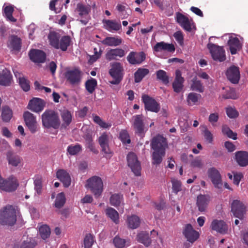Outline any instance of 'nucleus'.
Returning a JSON list of instances; mask_svg holds the SVG:
<instances>
[{
	"mask_svg": "<svg viewBox=\"0 0 248 248\" xmlns=\"http://www.w3.org/2000/svg\"><path fill=\"white\" fill-rule=\"evenodd\" d=\"M13 116L12 109L7 106H5L2 108L1 117L3 121L8 122Z\"/></svg>",
	"mask_w": 248,
	"mask_h": 248,
	"instance_id": "nucleus-46",
	"label": "nucleus"
},
{
	"mask_svg": "<svg viewBox=\"0 0 248 248\" xmlns=\"http://www.w3.org/2000/svg\"><path fill=\"white\" fill-rule=\"evenodd\" d=\"M192 83L190 86L191 89L192 91H197L199 93H202L204 91V87L201 81L197 79V78L195 77L191 80Z\"/></svg>",
	"mask_w": 248,
	"mask_h": 248,
	"instance_id": "nucleus-44",
	"label": "nucleus"
},
{
	"mask_svg": "<svg viewBox=\"0 0 248 248\" xmlns=\"http://www.w3.org/2000/svg\"><path fill=\"white\" fill-rule=\"evenodd\" d=\"M49 45L56 49L66 51L72 43L71 38L69 35H63L58 32L50 31L47 36Z\"/></svg>",
	"mask_w": 248,
	"mask_h": 248,
	"instance_id": "nucleus-1",
	"label": "nucleus"
},
{
	"mask_svg": "<svg viewBox=\"0 0 248 248\" xmlns=\"http://www.w3.org/2000/svg\"><path fill=\"white\" fill-rule=\"evenodd\" d=\"M18 186L17 179L14 176H10L7 180L4 179L0 182V189L6 192L15 191Z\"/></svg>",
	"mask_w": 248,
	"mask_h": 248,
	"instance_id": "nucleus-14",
	"label": "nucleus"
},
{
	"mask_svg": "<svg viewBox=\"0 0 248 248\" xmlns=\"http://www.w3.org/2000/svg\"><path fill=\"white\" fill-rule=\"evenodd\" d=\"M86 186L90 189L95 198H99L103 191V183L101 178L94 176L87 180Z\"/></svg>",
	"mask_w": 248,
	"mask_h": 248,
	"instance_id": "nucleus-4",
	"label": "nucleus"
},
{
	"mask_svg": "<svg viewBox=\"0 0 248 248\" xmlns=\"http://www.w3.org/2000/svg\"><path fill=\"white\" fill-rule=\"evenodd\" d=\"M39 233L41 237L43 240H46L50 236V229L46 225H42L39 229Z\"/></svg>",
	"mask_w": 248,
	"mask_h": 248,
	"instance_id": "nucleus-50",
	"label": "nucleus"
},
{
	"mask_svg": "<svg viewBox=\"0 0 248 248\" xmlns=\"http://www.w3.org/2000/svg\"><path fill=\"white\" fill-rule=\"evenodd\" d=\"M227 44L229 47L230 52L232 55L236 54L237 51L240 50L242 48V44L239 39L236 37L230 36L228 41Z\"/></svg>",
	"mask_w": 248,
	"mask_h": 248,
	"instance_id": "nucleus-26",
	"label": "nucleus"
},
{
	"mask_svg": "<svg viewBox=\"0 0 248 248\" xmlns=\"http://www.w3.org/2000/svg\"><path fill=\"white\" fill-rule=\"evenodd\" d=\"M81 71L78 68L69 70L65 73L67 81L71 85L78 84L81 81Z\"/></svg>",
	"mask_w": 248,
	"mask_h": 248,
	"instance_id": "nucleus-12",
	"label": "nucleus"
},
{
	"mask_svg": "<svg viewBox=\"0 0 248 248\" xmlns=\"http://www.w3.org/2000/svg\"><path fill=\"white\" fill-rule=\"evenodd\" d=\"M231 211L235 217L243 219L246 213V207L242 202L235 200L232 203Z\"/></svg>",
	"mask_w": 248,
	"mask_h": 248,
	"instance_id": "nucleus-16",
	"label": "nucleus"
},
{
	"mask_svg": "<svg viewBox=\"0 0 248 248\" xmlns=\"http://www.w3.org/2000/svg\"><path fill=\"white\" fill-rule=\"evenodd\" d=\"M151 147L154 151L165 152L168 147L167 139L163 136L158 135L152 139Z\"/></svg>",
	"mask_w": 248,
	"mask_h": 248,
	"instance_id": "nucleus-9",
	"label": "nucleus"
},
{
	"mask_svg": "<svg viewBox=\"0 0 248 248\" xmlns=\"http://www.w3.org/2000/svg\"><path fill=\"white\" fill-rule=\"evenodd\" d=\"M132 126L135 134L140 138H143L148 130V126L144 123V117L142 115H136L133 116Z\"/></svg>",
	"mask_w": 248,
	"mask_h": 248,
	"instance_id": "nucleus-5",
	"label": "nucleus"
},
{
	"mask_svg": "<svg viewBox=\"0 0 248 248\" xmlns=\"http://www.w3.org/2000/svg\"><path fill=\"white\" fill-rule=\"evenodd\" d=\"M102 23L103 28L109 32H117L122 29V25L120 21L103 19Z\"/></svg>",
	"mask_w": 248,
	"mask_h": 248,
	"instance_id": "nucleus-22",
	"label": "nucleus"
},
{
	"mask_svg": "<svg viewBox=\"0 0 248 248\" xmlns=\"http://www.w3.org/2000/svg\"><path fill=\"white\" fill-rule=\"evenodd\" d=\"M119 139L124 143L129 144L131 142L129 134L126 130H122L120 131Z\"/></svg>",
	"mask_w": 248,
	"mask_h": 248,
	"instance_id": "nucleus-60",
	"label": "nucleus"
},
{
	"mask_svg": "<svg viewBox=\"0 0 248 248\" xmlns=\"http://www.w3.org/2000/svg\"><path fill=\"white\" fill-rule=\"evenodd\" d=\"M93 115V119L94 123L98 124L101 127L103 128H108L111 127V124L107 123L103 121L101 118L97 115Z\"/></svg>",
	"mask_w": 248,
	"mask_h": 248,
	"instance_id": "nucleus-59",
	"label": "nucleus"
},
{
	"mask_svg": "<svg viewBox=\"0 0 248 248\" xmlns=\"http://www.w3.org/2000/svg\"><path fill=\"white\" fill-rule=\"evenodd\" d=\"M226 111L227 116L231 119L236 118L239 115V113L236 109L231 107L226 108Z\"/></svg>",
	"mask_w": 248,
	"mask_h": 248,
	"instance_id": "nucleus-61",
	"label": "nucleus"
},
{
	"mask_svg": "<svg viewBox=\"0 0 248 248\" xmlns=\"http://www.w3.org/2000/svg\"><path fill=\"white\" fill-rule=\"evenodd\" d=\"M183 234L189 242L193 243L199 237V233L194 230L190 224L185 226L183 231Z\"/></svg>",
	"mask_w": 248,
	"mask_h": 248,
	"instance_id": "nucleus-24",
	"label": "nucleus"
},
{
	"mask_svg": "<svg viewBox=\"0 0 248 248\" xmlns=\"http://www.w3.org/2000/svg\"><path fill=\"white\" fill-rule=\"evenodd\" d=\"M14 73L22 89L24 92H28L30 90V81L21 73L17 71H14Z\"/></svg>",
	"mask_w": 248,
	"mask_h": 248,
	"instance_id": "nucleus-29",
	"label": "nucleus"
},
{
	"mask_svg": "<svg viewBox=\"0 0 248 248\" xmlns=\"http://www.w3.org/2000/svg\"><path fill=\"white\" fill-rule=\"evenodd\" d=\"M149 73V70L146 68H139L134 74L135 82H140L142 79Z\"/></svg>",
	"mask_w": 248,
	"mask_h": 248,
	"instance_id": "nucleus-41",
	"label": "nucleus"
},
{
	"mask_svg": "<svg viewBox=\"0 0 248 248\" xmlns=\"http://www.w3.org/2000/svg\"><path fill=\"white\" fill-rule=\"evenodd\" d=\"M201 97V95L200 94L195 93H190L188 94L186 98L188 104L190 106L195 105Z\"/></svg>",
	"mask_w": 248,
	"mask_h": 248,
	"instance_id": "nucleus-53",
	"label": "nucleus"
},
{
	"mask_svg": "<svg viewBox=\"0 0 248 248\" xmlns=\"http://www.w3.org/2000/svg\"><path fill=\"white\" fill-rule=\"evenodd\" d=\"M16 221V211L10 205L6 206L0 213V224L2 225L13 226Z\"/></svg>",
	"mask_w": 248,
	"mask_h": 248,
	"instance_id": "nucleus-3",
	"label": "nucleus"
},
{
	"mask_svg": "<svg viewBox=\"0 0 248 248\" xmlns=\"http://www.w3.org/2000/svg\"><path fill=\"white\" fill-rule=\"evenodd\" d=\"M176 20L177 22L186 31L190 32L192 31V26L194 24L192 20L180 13L176 14Z\"/></svg>",
	"mask_w": 248,
	"mask_h": 248,
	"instance_id": "nucleus-18",
	"label": "nucleus"
},
{
	"mask_svg": "<svg viewBox=\"0 0 248 248\" xmlns=\"http://www.w3.org/2000/svg\"><path fill=\"white\" fill-rule=\"evenodd\" d=\"M235 158L238 164L241 166L248 165V153L245 151H238L235 153Z\"/></svg>",
	"mask_w": 248,
	"mask_h": 248,
	"instance_id": "nucleus-36",
	"label": "nucleus"
},
{
	"mask_svg": "<svg viewBox=\"0 0 248 248\" xmlns=\"http://www.w3.org/2000/svg\"><path fill=\"white\" fill-rule=\"evenodd\" d=\"M65 203V197L64 193L63 192L59 193L55 201V207L60 209L64 205Z\"/></svg>",
	"mask_w": 248,
	"mask_h": 248,
	"instance_id": "nucleus-54",
	"label": "nucleus"
},
{
	"mask_svg": "<svg viewBox=\"0 0 248 248\" xmlns=\"http://www.w3.org/2000/svg\"><path fill=\"white\" fill-rule=\"evenodd\" d=\"M172 192L177 194L182 190V183L180 181L175 178H171Z\"/></svg>",
	"mask_w": 248,
	"mask_h": 248,
	"instance_id": "nucleus-58",
	"label": "nucleus"
},
{
	"mask_svg": "<svg viewBox=\"0 0 248 248\" xmlns=\"http://www.w3.org/2000/svg\"><path fill=\"white\" fill-rule=\"evenodd\" d=\"M36 245L37 244L34 240H27L22 243L20 248H34Z\"/></svg>",
	"mask_w": 248,
	"mask_h": 248,
	"instance_id": "nucleus-64",
	"label": "nucleus"
},
{
	"mask_svg": "<svg viewBox=\"0 0 248 248\" xmlns=\"http://www.w3.org/2000/svg\"><path fill=\"white\" fill-rule=\"evenodd\" d=\"M146 55L144 52L131 51L127 56V60L128 62L132 65L140 64L145 61Z\"/></svg>",
	"mask_w": 248,
	"mask_h": 248,
	"instance_id": "nucleus-17",
	"label": "nucleus"
},
{
	"mask_svg": "<svg viewBox=\"0 0 248 248\" xmlns=\"http://www.w3.org/2000/svg\"><path fill=\"white\" fill-rule=\"evenodd\" d=\"M97 85L96 80L94 78H91L86 82L85 87L89 93H92L94 91Z\"/></svg>",
	"mask_w": 248,
	"mask_h": 248,
	"instance_id": "nucleus-52",
	"label": "nucleus"
},
{
	"mask_svg": "<svg viewBox=\"0 0 248 248\" xmlns=\"http://www.w3.org/2000/svg\"><path fill=\"white\" fill-rule=\"evenodd\" d=\"M207 173L214 186L220 188L222 186V180L219 171L215 167H212L208 170Z\"/></svg>",
	"mask_w": 248,
	"mask_h": 248,
	"instance_id": "nucleus-19",
	"label": "nucleus"
},
{
	"mask_svg": "<svg viewBox=\"0 0 248 248\" xmlns=\"http://www.w3.org/2000/svg\"><path fill=\"white\" fill-rule=\"evenodd\" d=\"M94 242V237L93 235L91 233L87 234L83 241V245L84 248H92Z\"/></svg>",
	"mask_w": 248,
	"mask_h": 248,
	"instance_id": "nucleus-57",
	"label": "nucleus"
},
{
	"mask_svg": "<svg viewBox=\"0 0 248 248\" xmlns=\"http://www.w3.org/2000/svg\"><path fill=\"white\" fill-rule=\"evenodd\" d=\"M43 125L46 128L58 129L60 126V120L58 114L53 110L47 109L42 114Z\"/></svg>",
	"mask_w": 248,
	"mask_h": 248,
	"instance_id": "nucleus-2",
	"label": "nucleus"
},
{
	"mask_svg": "<svg viewBox=\"0 0 248 248\" xmlns=\"http://www.w3.org/2000/svg\"><path fill=\"white\" fill-rule=\"evenodd\" d=\"M222 132L224 135H226L228 138L230 139H232L233 140H235L237 139V133L233 132L226 125H224L222 126Z\"/></svg>",
	"mask_w": 248,
	"mask_h": 248,
	"instance_id": "nucleus-55",
	"label": "nucleus"
},
{
	"mask_svg": "<svg viewBox=\"0 0 248 248\" xmlns=\"http://www.w3.org/2000/svg\"><path fill=\"white\" fill-rule=\"evenodd\" d=\"M211 228L212 230L221 234L226 233L228 231L227 225L221 220L214 219L211 223Z\"/></svg>",
	"mask_w": 248,
	"mask_h": 248,
	"instance_id": "nucleus-28",
	"label": "nucleus"
},
{
	"mask_svg": "<svg viewBox=\"0 0 248 248\" xmlns=\"http://www.w3.org/2000/svg\"><path fill=\"white\" fill-rule=\"evenodd\" d=\"M87 147L93 153L97 154L98 151L96 149L93 140L91 135H87L85 138Z\"/></svg>",
	"mask_w": 248,
	"mask_h": 248,
	"instance_id": "nucleus-56",
	"label": "nucleus"
},
{
	"mask_svg": "<svg viewBox=\"0 0 248 248\" xmlns=\"http://www.w3.org/2000/svg\"><path fill=\"white\" fill-rule=\"evenodd\" d=\"M130 242L116 236L113 239V244L116 248H124L130 245Z\"/></svg>",
	"mask_w": 248,
	"mask_h": 248,
	"instance_id": "nucleus-48",
	"label": "nucleus"
},
{
	"mask_svg": "<svg viewBox=\"0 0 248 248\" xmlns=\"http://www.w3.org/2000/svg\"><path fill=\"white\" fill-rule=\"evenodd\" d=\"M240 71L238 67L232 66L230 67L226 71V76L228 80L233 84L238 83L240 79Z\"/></svg>",
	"mask_w": 248,
	"mask_h": 248,
	"instance_id": "nucleus-23",
	"label": "nucleus"
},
{
	"mask_svg": "<svg viewBox=\"0 0 248 248\" xmlns=\"http://www.w3.org/2000/svg\"><path fill=\"white\" fill-rule=\"evenodd\" d=\"M141 98L146 110L156 113L159 111V104L155 99L146 94L142 95Z\"/></svg>",
	"mask_w": 248,
	"mask_h": 248,
	"instance_id": "nucleus-15",
	"label": "nucleus"
},
{
	"mask_svg": "<svg viewBox=\"0 0 248 248\" xmlns=\"http://www.w3.org/2000/svg\"><path fill=\"white\" fill-rule=\"evenodd\" d=\"M61 116L62 121L61 124V129H66L71 124L72 120V115L70 111L64 109L61 112Z\"/></svg>",
	"mask_w": 248,
	"mask_h": 248,
	"instance_id": "nucleus-34",
	"label": "nucleus"
},
{
	"mask_svg": "<svg viewBox=\"0 0 248 248\" xmlns=\"http://www.w3.org/2000/svg\"><path fill=\"white\" fill-rule=\"evenodd\" d=\"M123 71L124 68L120 62H114L111 63L109 74L113 79L110 81V83L115 85L120 83L123 78Z\"/></svg>",
	"mask_w": 248,
	"mask_h": 248,
	"instance_id": "nucleus-6",
	"label": "nucleus"
},
{
	"mask_svg": "<svg viewBox=\"0 0 248 248\" xmlns=\"http://www.w3.org/2000/svg\"><path fill=\"white\" fill-rule=\"evenodd\" d=\"M76 11L78 13L80 17H84L83 19L79 20L83 25H86L89 22L90 19L89 14L91 11V7L90 5H86L81 3H78L77 5Z\"/></svg>",
	"mask_w": 248,
	"mask_h": 248,
	"instance_id": "nucleus-11",
	"label": "nucleus"
},
{
	"mask_svg": "<svg viewBox=\"0 0 248 248\" xmlns=\"http://www.w3.org/2000/svg\"><path fill=\"white\" fill-rule=\"evenodd\" d=\"M82 151V146L79 144H71L67 147V152L71 155H76Z\"/></svg>",
	"mask_w": 248,
	"mask_h": 248,
	"instance_id": "nucleus-51",
	"label": "nucleus"
},
{
	"mask_svg": "<svg viewBox=\"0 0 248 248\" xmlns=\"http://www.w3.org/2000/svg\"><path fill=\"white\" fill-rule=\"evenodd\" d=\"M184 78L182 77V73L180 70L175 71V78L172 83V88L175 92L179 93L183 88Z\"/></svg>",
	"mask_w": 248,
	"mask_h": 248,
	"instance_id": "nucleus-27",
	"label": "nucleus"
},
{
	"mask_svg": "<svg viewBox=\"0 0 248 248\" xmlns=\"http://www.w3.org/2000/svg\"><path fill=\"white\" fill-rule=\"evenodd\" d=\"M137 241L143 244L145 247H148L151 244V239L149 234L145 232H141L137 235Z\"/></svg>",
	"mask_w": 248,
	"mask_h": 248,
	"instance_id": "nucleus-39",
	"label": "nucleus"
},
{
	"mask_svg": "<svg viewBox=\"0 0 248 248\" xmlns=\"http://www.w3.org/2000/svg\"><path fill=\"white\" fill-rule=\"evenodd\" d=\"M207 46L214 60L220 62L225 60V51L222 46H220L212 43H209Z\"/></svg>",
	"mask_w": 248,
	"mask_h": 248,
	"instance_id": "nucleus-7",
	"label": "nucleus"
},
{
	"mask_svg": "<svg viewBox=\"0 0 248 248\" xmlns=\"http://www.w3.org/2000/svg\"><path fill=\"white\" fill-rule=\"evenodd\" d=\"M14 11V6L12 5L5 6L3 8V12L7 19L11 22H15L16 21V19L13 16Z\"/></svg>",
	"mask_w": 248,
	"mask_h": 248,
	"instance_id": "nucleus-45",
	"label": "nucleus"
},
{
	"mask_svg": "<svg viewBox=\"0 0 248 248\" xmlns=\"http://www.w3.org/2000/svg\"><path fill=\"white\" fill-rule=\"evenodd\" d=\"M175 49V46L172 44H169L164 42L157 43L154 47V50L156 52L166 51L169 52H173Z\"/></svg>",
	"mask_w": 248,
	"mask_h": 248,
	"instance_id": "nucleus-31",
	"label": "nucleus"
},
{
	"mask_svg": "<svg viewBox=\"0 0 248 248\" xmlns=\"http://www.w3.org/2000/svg\"><path fill=\"white\" fill-rule=\"evenodd\" d=\"M128 166L136 176L140 175L141 166L136 154L133 152L129 153L127 155Z\"/></svg>",
	"mask_w": 248,
	"mask_h": 248,
	"instance_id": "nucleus-10",
	"label": "nucleus"
},
{
	"mask_svg": "<svg viewBox=\"0 0 248 248\" xmlns=\"http://www.w3.org/2000/svg\"><path fill=\"white\" fill-rule=\"evenodd\" d=\"M45 105L46 103L43 99L33 98L29 101L27 108L33 112L39 113L44 109Z\"/></svg>",
	"mask_w": 248,
	"mask_h": 248,
	"instance_id": "nucleus-20",
	"label": "nucleus"
},
{
	"mask_svg": "<svg viewBox=\"0 0 248 248\" xmlns=\"http://www.w3.org/2000/svg\"><path fill=\"white\" fill-rule=\"evenodd\" d=\"M8 163L14 167H16L20 163V157L14 154L12 151H8L6 154Z\"/></svg>",
	"mask_w": 248,
	"mask_h": 248,
	"instance_id": "nucleus-40",
	"label": "nucleus"
},
{
	"mask_svg": "<svg viewBox=\"0 0 248 248\" xmlns=\"http://www.w3.org/2000/svg\"><path fill=\"white\" fill-rule=\"evenodd\" d=\"M165 155V152L154 151L152 155V164L155 165L160 164L161 163L162 158Z\"/></svg>",
	"mask_w": 248,
	"mask_h": 248,
	"instance_id": "nucleus-43",
	"label": "nucleus"
},
{
	"mask_svg": "<svg viewBox=\"0 0 248 248\" xmlns=\"http://www.w3.org/2000/svg\"><path fill=\"white\" fill-rule=\"evenodd\" d=\"M22 42L20 38L16 35L10 36L7 43L8 47L14 53L19 52L21 48Z\"/></svg>",
	"mask_w": 248,
	"mask_h": 248,
	"instance_id": "nucleus-21",
	"label": "nucleus"
},
{
	"mask_svg": "<svg viewBox=\"0 0 248 248\" xmlns=\"http://www.w3.org/2000/svg\"><path fill=\"white\" fill-rule=\"evenodd\" d=\"M125 55V52L121 48L111 49L106 54V59L108 61L117 59L118 57L122 58Z\"/></svg>",
	"mask_w": 248,
	"mask_h": 248,
	"instance_id": "nucleus-32",
	"label": "nucleus"
},
{
	"mask_svg": "<svg viewBox=\"0 0 248 248\" xmlns=\"http://www.w3.org/2000/svg\"><path fill=\"white\" fill-rule=\"evenodd\" d=\"M173 36L180 45L182 46L183 45L184 36L181 31H179L175 32L173 34Z\"/></svg>",
	"mask_w": 248,
	"mask_h": 248,
	"instance_id": "nucleus-63",
	"label": "nucleus"
},
{
	"mask_svg": "<svg viewBox=\"0 0 248 248\" xmlns=\"http://www.w3.org/2000/svg\"><path fill=\"white\" fill-rule=\"evenodd\" d=\"M106 215L110 218L115 223L119 222V216L118 212L112 207H108L105 211Z\"/></svg>",
	"mask_w": 248,
	"mask_h": 248,
	"instance_id": "nucleus-42",
	"label": "nucleus"
},
{
	"mask_svg": "<svg viewBox=\"0 0 248 248\" xmlns=\"http://www.w3.org/2000/svg\"><path fill=\"white\" fill-rule=\"evenodd\" d=\"M156 78L164 84L167 85L169 82V78L166 71L159 70L156 72Z\"/></svg>",
	"mask_w": 248,
	"mask_h": 248,
	"instance_id": "nucleus-49",
	"label": "nucleus"
},
{
	"mask_svg": "<svg viewBox=\"0 0 248 248\" xmlns=\"http://www.w3.org/2000/svg\"><path fill=\"white\" fill-rule=\"evenodd\" d=\"M126 222L128 227L131 229L138 228L140 224V217L136 215H132L128 216Z\"/></svg>",
	"mask_w": 248,
	"mask_h": 248,
	"instance_id": "nucleus-38",
	"label": "nucleus"
},
{
	"mask_svg": "<svg viewBox=\"0 0 248 248\" xmlns=\"http://www.w3.org/2000/svg\"><path fill=\"white\" fill-rule=\"evenodd\" d=\"M29 56L32 62L37 63H43L46 59V53L39 49H31L29 53Z\"/></svg>",
	"mask_w": 248,
	"mask_h": 248,
	"instance_id": "nucleus-25",
	"label": "nucleus"
},
{
	"mask_svg": "<svg viewBox=\"0 0 248 248\" xmlns=\"http://www.w3.org/2000/svg\"><path fill=\"white\" fill-rule=\"evenodd\" d=\"M23 117L25 124L30 132L32 134L36 132L38 129V125L36 116L31 112L26 111L24 112Z\"/></svg>",
	"mask_w": 248,
	"mask_h": 248,
	"instance_id": "nucleus-8",
	"label": "nucleus"
},
{
	"mask_svg": "<svg viewBox=\"0 0 248 248\" xmlns=\"http://www.w3.org/2000/svg\"><path fill=\"white\" fill-rule=\"evenodd\" d=\"M210 201L209 196L200 194L197 198V206L200 212H203L205 210Z\"/></svg>",
	"mask_w": 248,
	"mask_h": 248,
	"instance_id": "nucleus-33",
	"label": "nucleus"
},
{
	"mask_svg": "<svg viewBox=\"0 0 248 248\" xmlns=\"http://www.w3.org/2000/svg\"><path fill=\"white\" fill-rule=\"evenodd\" d=\"M98 143L101 147V152L106 156L112 155V152L109 147V136L107 132L103 133L98 139Z\"/></svg>",
	"mask_w": 248,
	"mask_h": 248,
	"instance_id": "nucleus-13",
	"label": "nucleus"
},
{
	"mask_svg": "<svg viewBox=\"0 0 248 248\" xmlns=\"http://www.w3.org/2000/svg\"><path fill=\"white\" fill-rule=\"evenodd\" d=\"M56 176L63 183L65 187H67L70 185L71 182L70 176L65 170H58L56 172Z\"/></svg>",
	"mask_w": 248,
	"mask_h": 248,
	"instance_id": "nucleus-30",
	"label": "nucleus"
},
{
	"mask_svg": "<svg viewBox=\"0 0 248 248\" xmlns=\"http://www.w3.org/2000/svg\"><path fill=\"white\" fill-rule=\"evenodd\" d=\"M101 43L107 46H117L122 43V39L119 37H107Z\"/></svg>",
	"mask_w": 248,
	"mask_h": 248,
	"instance_id": "nucleus-37",
	"label": "nucleus"
},
{
	"mask_svg": "<svg viewBox=\"0 0 248 248\" xmlns=\"http://www.w3.org/2000/svg\"><path fill=\"white\" fill-rule=\"evenodd\" d=\"M222 97L225 99H235L237 98V96L233 89H230L229 90L227 91L225 94L222 95Z\"/></svg>",
	"mask_w": 248,
	"mask_h": 248,
	"instance_id": "nucleus-62",
	"label": "nucleus"
},
{
	"mask_svg": "<svg viewBox=\"0 0 248 248\" xmlns=\"http://www.w3.org/2000/svg\"><path fill=\"white\" fill-rule=\"evenodd\" d=\"M123 199V196L122 194L118 193L113 194L110 197V203L112 206L117 207L120 205Z\"/></svg>",
	"mask_w": 248,
	"mask_h": 248,
	"instance_id": "nucleus-47",
	"label": "nucleus"
},
{
	"mask_svg": "<svg viewBox=\"0 0 248 248\" xmlns=\"http://www.w3.org/2000/svg\"><path fill=\"white\" fill-rule=\"evenodd\" d=\"M12 76L10 71L5 69L0 73V85L7 86L11 84Z\"/></svg>",
	"mask_w": 248,
	"mask_h": 248,
	"instance_id": "nucleus-35",
	"label": "nucleus"
}]
</instances>
